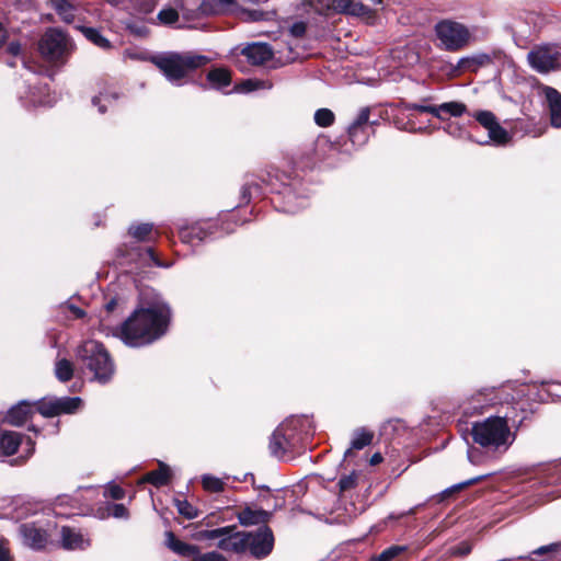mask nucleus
<instances>
[{
  "mask_svg": "<svg viewBox=\"0 0 561 561\" xmlns=\"http://www.w3.org/2000/svg\"><path fill=\"white\" fill-rule=\"evenodd\" d=\"M171 310L164 302H156L148 308L136 310L121 327L122 341L139 347L160 339L168 330Z\"/></svg>",
  "mask_w": 561,
  "mask_h": 561,
  "instance_id": "1",
  "label": "nucleus"
},
{
  "mask_svg": "<svg viewBox=\"0 0 561 561\" xmlns=\"http://www.w3.org/2000/svg\"><path fill=\"white\" fill-rule=\"evenodd\" d=\"M471 435L476 444L496 455L505 454L516 439V434L507 423V416H489L474 422Z\"/></svg>",
  "mask_w": 561,
  "mask_h": 561,
  "instance_id": "2",
  "label": "nucleus"
},
{
  "mask_svg": "<svg viewBox=\"0 0 561 561\" xmlns=\"http://www.w3.org/2000/svg\"><path fill=\"white\" fill-rule=\"evenodd\" d=\"M151 61L170 83L182 85L186 77L208 64L209 58L194 51H167L153 56Z\"/></svg>",
  "mask_w": 561,
  "mask_h": 561,
  "instance_id": "3",
  "label": "nucleus"
},
{
  "mask_svg": "<svg viewBox=\"0 0 561 561\" xmlns=\"http://www.w3.org/2000/svg\"><path fill=\"white\" fill-rule=\"evenodd\" d=\"M77 360L93 374L94 380L106 383L114 373L115 365L104 345L95 340L83 341L76 350Z\"/></svg>",
  "mask_w": 561,
  "mask_h": 561,
  "instance_id": "4",
  "label": "nucleus"
},
{
  "mask_svg": "<svg viewBox=\"0 0 561 561\" xmlns=\"http://www.w3.org/2000/svg\"><path fill=\"white\" fill-rule=\"evenodd\" d=\"M434 30L440 46L447 51H459L474 41L468 26L450 19L437 22Z\"/></svg>",
  "mask_w": 561,
  "mask_h": 561,
  "instance_id": "5",
  "label": "nucleus"
},
{
  "mask_svg": "<svg viewBox=\"0 0 561 561\" xmlns=\"http://www.w3.org/2000/svg\"><path fill=\"white\" fill-rule=\"evenodd\" d=\"M39 51L51 62H65L73 49L71 38L60 30L49 28L39 41Z\"/></svg>",
  "mask_w": 561,
  "mask_h": 561,
  "instance_id": "6",
  "label": "nucleus"
},
{
  "mask_svg": "<svg viewBox=\"0 0 561 561\" xmlns=\"http://www.w3.org/2000/svg\"><path fill=\"white\" fill-rule=\"evenodd\" d=\"M529 66L539 73L561 69V45L546 43L535 46L527 55Z\"/></svg>",
  "mask_w": 561,
  "mask_h": 561,
  "instance_id": "7",
  "label": "nucleus"
},
{
  "mask_svg": "<svg viewBox=\"0 0 561 561\" xmlns=\"http://www.w3.org/2000/svg\"><path fill=\"white\" fill-rule=\"evenodd\" d=\"M234 527L226 526L205 530L203 537L206 539H219L217 547L224 551L242 553L245 551V540L243 531L233 533Z\"/></svg>",
  "mask_w": 561,
  "mask_h": 561,
  "instance_id": "8",
  "label": "nucleus"
},
{
  "mask_svg": "<svg viewBox=\"0 0 561 561\" xmlns=\"http://www.w3.org/2000/svg\"><path fill=\"white\" fill-rule=\"evenodd\" d=\"M165 546L181 557L193 558L192 561H228L217 551L199 553L197 546L179 540L172 531H165Z\"/></svg>",
  "mask_w": 561,
  "mask_h": 561,
  "instance_id": "9",
  "label": "nucleus"
},
{
  "mask_svg": "<svg viewBox=\"0 0 561 561\" xmlns=\"http://www.w3.org/2000/svg\"><path fill=\"white\" fill-rule=\"evenodd\" d=\"M245 540V551L249 550L251 554L257 559L264 558L273 549L274 536L267 526H261L255 533L243 531Z\"/></svg>",
  "mask_w": 561,
  "mask_h": 561,
  "instance_id": "10",
  "label": "nucleus"
},
{
  "mask_svg": "<svg viewBox=\"0 0 561 561\" xmlns=\"http://www.w3.org/2000/svg\"><path fill=\"white\" fill-rule=\"evenodd\" d=\"M494 56L489 53H474L463 56L456 64L449 65V72L453 77H458L466 72H478L481 68L493 64Z\"/></svg>",
  "mask_w": 561,
  "mask_h": 561,
  "instance_id": "11",
  "label": "nucleus"
},
{
  "mask_svg": "<svg viewBox=\"0 0 561 561\" xmlns=\"http://www.w3.org/2000/svg\"><path fill=\"white\" fill-rule=\"evenodd\" d=\"M477 122L488 130L489 139L496 145H505L511 139L506 129L497 122L490 111H478L473 114Z\"/></svg>",
  "mask_w": 561,
  "mask_h": 561,
  "instance_id": "12",
  "label": "nucleus"
},
{
  "mask_svg": "<svg viewBox=\"0 0 561 561\" xmlns=\"http://www.w3.org/2000/svg\"><path fill=\"white\" fill-rule=\"evenodd\" d=\"M217 222L214 220H204L185 226L180 229V238L184 243L196 244L206 238L216 233Z\"/></svg>",
  "mask_w": 561,
  "mask_h": 561,
  "instance_id": "13",
  "label": "nucleus"
},
{
  "mask_svg": "<svg viewBox=\"0 0 561 561\" xmlns=\"http://www.w3.org/2000/svg\"><path fill=\"white\" fill-rule=\"evenodd\" d=\"M294 434L288 424H282L272 434L270 440L271 454L276 458H283L294 446Z\"/></svg>",
  "mask_w": 561,
  "mask_h": 561,
  "instance_id": "14",
  "label": "nucleus"
},
{
  "mask_svg": "<svg viewBox=\"0 0 561 561\" xmlns=\"http://www.w3.org/2000/svg\"><path fill=\"white\" fill-rule=\"evenodd\" d=\"M19 531L23 543L35 550L43 549L48 541L47 531L35 523H24L20 525Z\"/></svg>",
  "mask_w": 561,
  "mask_h": 561,
  "instance_id": "15",
  "label": "nucleus"
},
{
  "mask_svg": "<svg viewBox=\"0 0 561 561\" xmlns=\"http://www.w3.org/2000/svg\"><path fill=\"white\" fill-rule=\"evenodd\" d=\"M541 93L546 99V103L550 113V123L553 127H561V93L552 88L545 85Z\"/></svg>",
  "mask_w": 561,
  "mask_h": 561,
  "instance_id": "16",
  "label": "nucleus"
},
{
  "mask_svg": "<svg viewBox=\"0 0 561 561\" xmlns=\"http://www.w3.org/2000/svg\"><path fill=\"white\" fill-rule=\"evenodd\" d=\"M60 545L66 550H82L90 546V541L76 528L64 526L60 529Z\"/></svg>",
  "mask_w": 561,
  "mask_h": 561,
  "instance_id": "17",
  "label": "nucleus"
},
{
  "mask_svg": "<svg viewBox=\"0 0 561 561\" xmlns=\"http://www.w3.org/2000/svg\"><path fill=\"white\" fill-rule=\"evenodd\" d=\"M242 55L247 60L255 66L263 65L268 61L273 54L267 44L254 43L242 49Z\"/></svg>",
  "mask_w": 561,
  "mask_h": 561,
  "instance_id": "18",
  "label": "nucleus"
},
{
  "mask_svg": "<svg viewBox=\"0 0 561 561\" xmlns=\"http://www.w3.org/2000/svg\"><path fill=\"white\" fill-rule=\"evenodd\" d=\"M328 8H332L339 13L350 14L354 16H363L369 13L366 5L353 0H328Z\"/></svg>",
  "mask_w": 561,
  "mask_h": 561,
  "instance_id": "19",
  "label": "nucleus"
},
{
  "mask_svg": "<svg viewBox=\"0 0 561 561\" xmlns=\"http://www.w3.org/2000/svg\"><path fill=\"white\" fill-rule=\"evenodd\" d=\"M284 204L282 210L295 214L307 206V197L299 195L291 186H285L282 192Z\"/></svg>",
  "mask_w": 561,
  "mask_h": 561,
  "instance_id": "20",
  "label": "nucleus"
},
{
  "mask_svg": "<svg viewBox=\"0 0 561 561\" xmlns=\"http://www.w3.org/2000/svg\"><path fill=\"white\" fill-rule=\"evenodd\" d=\"M23 442V436L14 431L0 432V456H12L18 451L19 446Z\"/></svg>",
  "mask_w": 561,
  "mask_h": 561,
  "instance_id": "21",
  "label": "nucleus"
},
{
  "mask_svg": "<svg viewBox=\"0 0 561 561\" xmlns=\"http://www.w3.org/2000/svg\"><path fill=\"white\" fill-rule=\"evenodd\" d=\"M272 513L264 510H253L249 506L244 507L238 513L239 523L243 526L261 525L266 526L265 523L271 518Z\"/></svg>",
  "mask_w": 561,
  "mask_h": 561,
  "instance_id": "22",
  "label": "nucleus"
},
{
  "mask_svg": "<svg viewBox=\"0 0 561 561\" xmlns=\"http://www.w3.org/2000/svg\"><path fill=\"white\" fill-rule=\"evenodd\" d=\"M374 433L365 427H358L353 432L351 446L344 453V459L352 456L353 450H362L373 443Z\"/></svg>",
  "mask_w": 561,
  "mask_h": 561,
  "instance_id": "23",
  "label": "nucleus"
},
{
  "mask_svg": "<svg viewBox=\"0 0 561 561\" xmlns=\"http://www.w3.org/2000/svg\"><path fill=\"white\" fill-rule=\"evenodd\" d=\"M32 413V407L27 401H21L18 404L13 405L5 414V422L20 426L24 424Z\"/></svg>",
  "mask_w": 561,
  "mask_h": 561,
  "instance_id": "24",
  "label": "nucleus"
},
{
  "mask_svg": "<svg viewBox=\"0 0 561 561\" xmlns=\"http://www.w3.org/2000/svg\"><path fill=\"white\" fill-rule=\"evenodd\" d=\"M128 233L139 242L154 241L158 238V232L153 233V225L149 222L130 225Z\"/></svg>",
  "mask_w": 561,
  "mask_h": 561,
  "instance_id": "25",
  "label": "nucleus"
},
{
  "mask_svg": "<svg viewBox=\"0 0 561 561\" xmlns=\"http://www.w3.org/2000/svg\"><path fill=\"white\" fill-rule=\"evenodd\" d=\"M207 81L217 90H224L231 83L230 71L225 68H214L207 73Z\"/></svg>",
  "mask_w": 561,
  "mask_h": 561,
  "instance_id": "26",
  "label": "nucleus"
},
{
  "mask_svg": "<svg viewBox=\"0 0 561 561\" xmlns=\"http://www.w3.org/2000/svg\"><path fill=\"white\" fill-rule=\"evenodd\" d=\"M538 480L546 485L561 483V462L548 465L538 472Z\"/></svg>",
  "mask_w": 561,
  "mask_h": 561,
  "instance_id": "27",
  "label": "nucleus"
},
{
  "mask_svg": "<svg viewBox=\"0 0 561 561\" xmlns=\"http://www.w3.org/2000/svg\"><path fill=\"white\" fill-rule=\"evenodd\" d=\"M170 478V468L167 465L160 462L159 469L148 472L145 477V480L154 486H163L169 483Z\"/></svg>",
  "mask_w": 561,
  "mask_h": 561,
  "instance_id": "28",
  "label": "nucleus"
},
{
  "mask_svg": "<svg viewBox=\"0 0 561 561\" xmlns=\"http://www.w3.org/2000/svg\"><path fill=\"white\" fill-rule=\"evenodd\" d=\"M49 2L64 22H73L76 9L68 0H49Z\"/></svg>",
  "mask_w": 561,
  "mask_h": 561,
  "instance_id": "29",
  "label": "nucleus"
},
{
  "mask_svg": "<svg viewBox=\"0 0 561 561\" xmlns=\"http://www.w3.org/2000/svg\"><path fill=\"white\" fill-rule=\"evenodd\" d=\"M439 110V119H445L447 116L453 117H459L461 116L466 111L467 107L461 102H446L438 105Z\"/></svg>",
  "mask_w": 561,
  "mask_h": 561,
  "instance_id": "30",
  "label": "nucleus"
},
{
  "mask_svg": "<svg viewBox=\"0 0 561 561\" xmlns=\"http://www.w3.org/2000/svg\"><path fill=\"white\" fill-rule=\"evenodd\" d=\"M28 104L33 106H51L56 102V98L48 92L45 93L41 87L30 92Z\"/></svg>",
  "mask_w": 561,
  "mask_h": 561,
  "instance_id": "31",
  "label": "nucleus"
},
{
  "mask_svg": "<svg viewBox=\"0 0 561 561\" xmlns=\"http://www.w3.org/2000/svg\"><path fill=\"white\" fill-rule=\"evenodd\" d=\"M118 99H119V93L116 91L100 92L99 95H95L92 99V104L94 106H98L99 112L101 114H104L106 112L107 105H112Z\"/></svg>",
  "mask_w": 561,
  "mask_h": 561,
  "instance_id": "32",
  "label": "nucleus"
},
{
  "mask_svg": "<svg viewBox=\"0 0 561 561\" xmlns=\"http://www.w3.org/2000/svg\"><path fill=\"white\" fill-rule=\"evenodd\" d=\"M81 32L87 39L92 42L94 45L102 49H110L112 47L111 42L105 38L101 32L93 27H81Z\"/></svg>",
  "mask_w": 561,
  "mask_h": 561,
  "instance_id": "33",
  "label": "nucleus"
},
{
  "mask_svg": "<svg viewBox=\"0 0 561 561\" xmlns=\"http://www.w3.org/2000/svg\"><path fill=\"white\" fill-rule=\"evenodd\" d=\"M55 375L61 382L69 381L73 376V366L66 358L59 359L55 364Z\"/></svg>",
  "mask_w": 561,
  "mask_h": 561,
  "instance_id": "34",
  "label": "nucleus"
},
{
  "mask_svg": "<svg viewBox=\"0 0 561 561\" xmlns=\"http://www.w3.org/2000/svg\"><path fill=\"white\" fill-rule=\"evenodd\" d=\"M81 402L82 401L79 397L56 398L58 414L76 412L80 408Z\"/></svg>",
  "mask_w": 561,
  "mask_h": 561,
  "instance_id": "35",
  "label": "nucleus"
},
{
  "mask_svg": "<svg viewBox=\"0 0 561 561\" xmlns=\"http://www.w3.org/2000/svg\"><path fill=\"white\" fill-rule=\"evenodd\" d=\"M244 20L250 22L271 21L276 16L275 11H264L261 9L243 11Z\"/></svg>",
  "mask_w": 561,
  "mask_h": 561,
  "instance_id": "36",
  "label": "nucleus"
},
{
  "mask_svg": "<svg viewBox=\"0 0 561 561\" xmlns=\"http://www.w3.org/2000/svg\"><path fill=\"white\" fill-rule=\"evenodd\" d=\"M501 390L499 389H484L483 391L479 392L474 400L479 403V404H486V405H494V404H497L501 402L500 398H499V393H500Z\"/></svg>",
  "mask_w": 561,
  "mask_h": 561,
  "instance_id": "37",
  "label": "nucleus"
},
{
  "mask_svg": "<svg viewBox=\"0 0 561 561\" xmlns=\"http://www.w3.org/2000/svg\"><path fill=\"white\" fill-rule=\"evenodd\" d=\"M369 115H370V108L364 107L359 111L357 117L355 121L351 124L352 125V133L356 136V133L360 126L369 128V126H374L376 124L375 121L369 122Z\"/></svg>",
  "mask_w": 561,
  "mask_h": 561,
  "instance_id": "38",
  "label": "nucleus"
},
{
  "mask_svg": "<svg viewBox=\"0 0 561 561\" xmlns=\"http://www.w3.org/2000/svg\"><path fill=\"white\" fill-rule=\"evenodd\" d=\"M197 11L201 15L220 14L227 12L217 0H204L199 4Z\"/></svg>",
  "mask_w": 561,
  "mask_h": 561,
  "instance_id": "39",
  "label": "nucleus"
},
{
  "mask_svg": "<svg viewBox=\"0 0 561 561\" xmlns=\"http://www.w3.org/2000/svg\"><path fill=\"white\" fill-rule=\"evenodd\" d=\"M157 19L160 24L173 25L179 21V12L172 7H167L159 11Z\"/></svg>",
  "mask_w": 561,
  "mask_h": 561,
  "instance_id": "40",
  "label": "nucleus"
},
{
  "mask_svg": "<svg viewBox=\"0 0 561 561\" xmlns=\"http://www.w3.org/2000/svg\"><path fill=\"white\" fill-rule=\"evenodd\" d=\"M203 488L208 492H221L224 490L225 483L221 479L210 476L204 474L202 477Z\"/></svg>",
  "mask_w": 561,
  "mask_h": 561,
  "instance_id": "41",
  "label": "nucleus"
},
{
  "mask_svg": "<svg viewBox=\"0 0 561 561\" xmlns=\"http://www.w3.org/2000/svg\"><path fill=\"white\" fill-rule=\"evenodd\" d=\"M175 506L178 512L187 519H194L198 516V510L184 499H176Z\"/></svg>",
  "mask_w": 561,
  "mask_h": 561,
  "instance_id": "42",
  "label": "nucleus"
},
{
  "mask_svg": "<svg viewBox=\"0 0 561 561\" xmlns=\"http://www.w3.org/2000/svg\"><path fill=\"white\" fill-rule=\"evenodd\" d=\"M334 113L329 108H319L314 113V122L320 127H329L334 123Z\"/></svg>",
  "mask_w": 561,
  "mask_h": 561,
  "instance_id": "43",
  "label": "nucleus"
},
{
  "mask_svg": "<svg viewBox=\"0 0 561 561\" xmlns=\"http://www.w3.org/2000/svg\"><path fill=\"white\" fill-rule=\"evenodd\" d=\"M358 480V473L352 471L350 474L343 476L337 482L340 493L351 491L356 488Z\"/></svg>",
  "mask_w": 561,
  "mask_h": 561,
  "instance_id": "44",
  "label": "nucleus"
},
{
  "mask_svg": "<svg viewBox=\"0 0 561 561\" xmlns=\"http://www.w3.org/2000/svg\"><path fill=\"white\" fill-rule=\"evenodd\" d=\"M404 547L401 546H391L387 549H385L378 556L373 557L371 561H391L397 556H399L402 551H404Z\"/></svg>",
  "mask_w": 561,
  "mask_h": 561,
  "instance_id": "45",
  "label": "nucleus"
},
{
  "mask_svg": "<svg viewBox=\"0 0 561 561\" xmlns=\"http://www.w3.org/2000/svg\"><path fill=\"white\" fill-rule=\"evenodd\" d=\"M37 411L46 417L58 415L56 398L48 401H41Z\"/></svg>",
  "mask_w": 561,
  "mask_h": 561,
  "instance_id": "46",
  "label": "nucleus"
},
{
  "mask_svg": "<svg viewBox=\"0 0 561 561\" xmlns=\"http://www.w3.org/2000/svg\"><path fill=\"white\" fill-rule=\"evenodd\" d=\"M348 137L354 145L362 146L367 142L369 138L368 128L360 126L356 133V136L352 133V125L348 127Z\"/></svg>",
  "mask_w": 561,
  "mask_h": 561,
  "instance_id": "47",
  "label": "nucleus"
},
{
  "mask_svg": "<svg viewBox=\"0 0 561 561\" xmlns=\"http://www.w3.org/2000/svg\"><path fill=\"white\" fill-rule=\"evenodd\" d=\"M262 87H264V82L248 79V80L242 81L238 85H236V91L241 92V93H248V92L255 91Z\"/></svg>",
  "mask_w": 561,
  "mask_h": 561,
  "instance_id": "48",
  "label": "nucleus"
},
{
  "mask_svg": "<svg viewBox=\"0 0 561 561\" xmlns=\"http://www.w3.org/2000/svg\"><path fill=\"white\" fill-rule=\"evenodd\" d=\"M489 476H490L489 473H488V474H482V476H479V477H476V478L469 479V480H467V481L460 482V483H458V484H455V485H453V486H450V488L446 489V490L444 491V494L449 495V494H451L453 492H455V491H459V490H462V489H465V488H467V486H469V485H472V484H474V483H477V482H479V481L483 480L484 478H486V477H489Z\"/></svg>",
  "mask_w": 561,
  "mask_h": 561,
  "instance_id": "49",
  "label": "nucleus"
},
{
  "mask_svg": "<svg viewBox=\"0 0 561 561\" xmlns=\"http://www.w3.org/2000/svg\"><path fill=\"white\" fill-rule=\"evenodd\" d=\"M135 8L140 12V13H145V14H148V13H151L157 3H158V0H131Z\"/></svg>",
  "mask_w": 561,
  "mask_h": 561,
  "instance_id": "50",
  "label": "nucleus"
},
{
  "mask_svg": "<svg viewBox=\"0 0 561 561\" xmlns=\"http://www.w3.org/2000/svg\"><path fill=\"white\" fill-rule=\"evenodd\" d=\"M107 510L108 514L115 518L127 519L129 516L128 510L124 504H110Z\"/></svg>",
  "mask_w": 561,
  "mask_h": 561,
  "instance_id": "51",
  "label": "nucleus"
},
{
  "mask_svg": "<svg viewBox=\"0 0 561 561\" xmlns=\"http://www.w3.org/2000/svg\"><path fill=\"white\" fill-rule=\"evenodd\" d=\"M260 190V186L254 181H247L245 184L242 186L241 190V198L244 203H249L251 198L252 191L257 192Z\"/></svg>",
  "mask_w": 561,
  "mask_h": 561,
  "instance_id": "52",
  "label": "nucleus"
},
{
  "mask_svg": "<svg viewBox=\"0 0 561 561\" xmlns=\"http://www.w3.org/2000/svg\"><path fill=\"white\" fill-rule=\"evenodd\" d=\"M558 551H561V541L552 542V543H549V545H546V546H541V547L535 549L531 552V554L543 556V554H547V553H554V552H558Z\"/></svg>",
  "mask_w": 561,
  "mask_h": 561,
  "instance_id": "53",
  "label": "nucleus"
},
{
  "mask_svg": "<svg viewBox=\"0 0 561 561\" xmlns=\"http://www.w3.org/2000/svg\"><path fill=\"white\" fill-rule=\"evenodd\" d=\"M307 31V24L302 21L295 22L289 27V34L295 38H301Z\"/></svg>",
  "mask_w": 561,
  "mask_h": 561,
  "instance_id": "54",
  "label": "nucleus"
},
{
  "mask_svg": "<svg viewBox=\"0 0 561 561\" xmlns=\"http://www.w3.org/2000/svg\"><path fill=\"white\" fill-rule=\"evenodd\" d=\"M467 456H468V460L472 463V465H481L483 461H484V456L482 455V453L476 448V447H470L468 448V453H467Z\"/></svg>",
  "mask_w": 561,
  "mask_h": 561,
  "instance_id": "55",
  "label": "nucleus"
},
{
  "mask_svg": "<svg viewBox=\"0 0 561 561\" xmlns=\"http://www.w3.org/2000/svg\"><path fill=\"white\" fill-rule=\"evenodd\" d=\"M105 494L114 500H121L125 495V491L117 484H110L106 490Z\"/></svg>",
  "mask_w": 561,
  "mask_h": 561,
  "instance_id": "56",
  "label": "nucleus"
},
{
  "mask_svg": "<svg viewBox=\"0 0 561 561\" xmlns=\"http://www.w3.org/2000/svg\"><path fill=\"white\" fill-rule=\"evenodd\" d=\"M411 107L413 110L422 112V113H430V114L434 115L435 117L439 118L438 105L413 104Z\"/></svg>",
  "mask_w": 561,
  "mask_h": 561,
  "instance_id": "57",
  "label": "nucleus"
},
{
  "mask_svg": "<svg viewBox=\"0 0 561 561\" xmlns=\"http://www.w3.org/2000/svg\"><path fill=\"white\" fill-rule=\"evenodd\" d=\"M0 561H11V556L5 540H0Z\"/></svg>",
  "mask_w": 561,
  "mask_h": 561,
  "instance_id": "58",
  "label": "nucleus"
},
{
  "mask_svg": "<svg viewBox=\"0 0 561 561\" xmlns=\"http://www.w3.org/2000/svg\"><path fill=\"white\" fill-rule=\"evenodd\" d=\"M146 254L148 255V257L151 260V262L158 266V267H169L170 265L169 264H163L154 254L153 252V249L152 248H147L146 249Z\"/></svg>",
  "mask_w": 561,
  "mask_h": 561,
  "instance_id": "59",
  "label": "nucleus"
},
{
  "mask_svg": "<svg viewBox=\"0 0 561 561\" xmlns=\"http://www.w3.org/2000/svg\"><path fill=\"white\" fill-rule=\"evenodd\" d=\"M67 308L69 309L75 319H81L85 316V312L75 305H67Z\"/></svg>",
  "mask_w": 561,
  "mask_h": 561,
  "instance_id": "60",
  "label": "nucleus"
},
{
  "mask_svg": "<svg viewBox=\"0 0 561 561\" xmlns=\"http://www.w3.org/2000/svg\"><path fill=\"white\" fill-rule=\"evenodd\" d=\"M8 51L13 56H19L21 53V45L18 42H11L8 46Z\"/></svg>",
  "mask_w": 561,
  "mask_h": 561,
  "instance_id": "61",
  "label": "nucleus"
},
{
  "mask_svg": "<svg viewBox=\"0 0 561 561\" xmlns=\"http://www.w3.org/2000/svg\"><path fill=\"white\" fill-rule=\"evenodd\" d=\"M72 501H73V499H71L68 495L58 496L56 500V503H55V507L57 508L58 506L68 505L69 502H72Z\"/></svg>",
  "mask_w": 561,
  "mask_h": 561,
  "instance_id": "62",
  "label": "nucleus"
},
{
  "mask_svg": "<svg viewBox=\"0 0 561 561\" xmlns=\"http://www.w3.org/2000/svg\"><path fill=\"white\" fill-rule=\"evenodd\" d=\"M382 456L380 453H375L371 457H370V460H369V463L371 466H376V465H379L381 461H382Z\"/></svg>",
  "mask_w": 561,
  "mask_h": 561,
  "instance_id": "63",
  "label": "nucleus"
},
{
  "mask_svg": "<svg viewBox=\"0 0 561 561\" xmlns=\"http://www.w3.org/2000/svg\"><path fill=\"white\" fill-rule=\"evenodd\" d=\"M116 305H117V299L116 298H112L105 305L106 311L112 312L115 309Z\"/></svg>",
  "mask_w": 561,
  "mask_h": 561,
  "instance_id": "64",
  "label": "nucleus"
}]
</instances>
